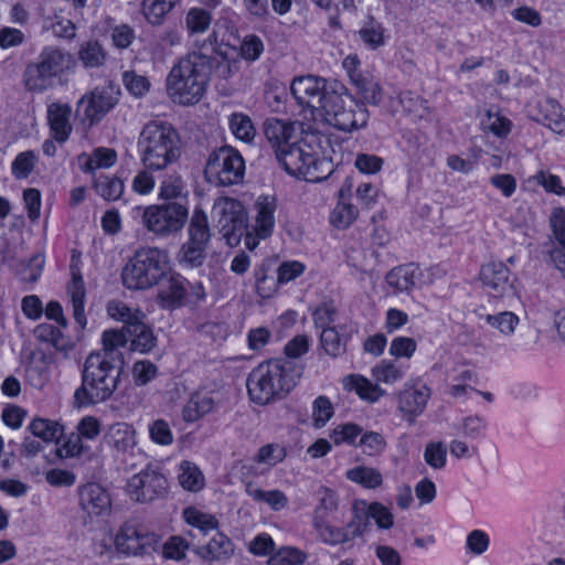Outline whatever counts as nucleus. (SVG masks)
Returning a JSON list of instances; mask_svg holds the SVG:
<instances>
[{
    "instance_id": "1",
    "label": "nucleus",
    "mask_w": 565,
    "mask_h": 565,
    "mask_svg": "<svg viewBox=\"0 0 565 565\" xmlns=\"http://www.w3.org/2000/svg\"><path fill=\"white\" fill-rule=\"evenodd\" d=\"M332 153L333 149L327 137L309 131L290 150L281 152L278 162L296 179L320 182L334 170Z\"/></svg>"
},
{
    "instance_id": "2",
    "label": "nucleus",
    "mask_w": 565,
    "mask_h": 565,
    "mask_svg": "<svg viewBox=\"0 0 565 565\" xmlns=\"http://www.w3.org/2000/svg\"><path fill=\"white\" fill-rule=\"evenodd\" d=\"M120 373V367L107 353L89 354L84 363L81 385L73 393V408L81 411L110 399L118 388Z\"/></svg>"
},
{
    "instance_id": "3",
    "label": "nucleus",
    "mask_w": 565,
    "mask_h": 565,
    "mask_svg": "<svg viewBox=\"0 0 565 565\" xmlns=\"http://www.w3.org/2000/svg\"><path fill=\"white\" fill-rule=\"evenodd\" d=\"M209 82L207 57L196 52L190 53L169 71L166 78L167 96L175 105L194 106L203 99Z\"/></svg>"
},
{
    "instance_id": "4",
    "label": "nucleus",
    "mask_w": 565,
    "mask_h": 565,
    "mask_svg": "<svg viewBox=\"0 0 565 565\" xmlns=\"http://www.w3.org/2000/svg\"><path fill=\"white\" fill-rule=\"evenodd\" d=\"M137 150L143 168L163 171L179 162L182 141L179 132L168 122L150 121L138 137Z\"/></svg>"
},
{
    "instance_id": "5",
    "label": "nucleus",
    "mask_w": 565,
    "mask_h": 565,
    "mask_svg": "<svg viewBox=\"0 0 565 565\" xmlns=\"http://www.w3.org/2000/svg\"><path fill=\"white\" fill-rule=\"evenodd\" d=\"M367 121V109L344 86L334 85L327 94L324 104L316 111L313 125L352 132L364 128Z\"/></svg>"
},
{
    "instance_id": "6",
    "label": "nucleus",
    "mask_w": 565,
    "mask_h": 565,
    "mask_svg": "<svg viewBox=\"0 0 565 565\" xmlns=\"http://www.w3.org/2000/svg\"><path fill=\"white\" fill-rule=\"evenodd\" d=\"M297 385L294 369L279 360L260 363L247 376L246 386L250 401L267 405L290 393Z\"/></svg>"
},
{
    "instance_id": "7",
    "label": "nucleus",
    "mask_w": 565,
    "mask_h": 565,
    "mask_svg": "<svg viewBox=\"0 0 565 565\" xmlns=\"http://www.w3.org/2000/svg\"><path fill=\"white\" fill-rule=\"evenodd\" d=\"M170 257L166 249L146 246L137 249L121 273L129 290L146 291L161 284L170 273Z\"/></svg>"
},
{
    "instance_id": "8",
    "label": "nucleus",
    "mask_w": 565,
    "mask_h": 565,
    "mask_svg": "<svg viewBox=\"0 0 565 565\" xmlns=\"http://www.w3.org/2000/svg\"><path fill=\"white\" fill-rule=\"evenodd\" d=\"M159 536L136 520L124 522L116 532H105L95 542L99 554L118 553L126 556L150 554L157 550Z\"/></svg>"
},
{
    "instance_id": "9",
    "label": "nucleus",
    "mask_w": 565,
    "mask_h": 565,
    "mask_svg": "<svg viewBox=\"0 0 565 565\" xmlns=\"http://www.w3.org/2000/svg\"><path fill=\"white\" fill-rule=\"evenodd\" d=\"M141 213L146 228L161 237L178 234L184 227L189 218L188 200L151 204L146 207H136Z\"/></svg>"
},
{
    "instance_id": "10",
    "label": "nucleus",
    "mask_w": 565,
    "mask_h": 565,
    "mask_svg": "<svg viewBox=\"0 0 565 565\" xmlns=\"http://www.w3.org/2000/svg\"><path fill=\"white\" fill-rule=\"evenodd\" d=\"M278 210L279 201L273 193H263L254 199L245 234V247L248 250H254L260 242L274 234Z\"/></svg>"
},
{
    "instance_id": "11",
    "label": "nucleus",
    "mask_w": 565,
    "mask_h": 565,
    "mask_svg": "<svg viewBox=\"0 0 565 565\" xmlns=\"http://www.w3.org/2000/svg\"><path fill=\"white\" fill-rule=\"evenodd\" d=\"M211 236L207 214L202 206L196 205L190 217L186 241L178 254L180 265L186 268L201 266L205 260Z\"/></svg>"
},
{
    "instance_id": "12",
    "label": "nucleus",
    "mask_w": 565,
    "mask_h": 565,
    "mask_svg": "<svg viewBox=\"0 0 565 565\" xmlns=\"http://www.w3.org/2000/svg\"><path fill=\"white\" fill-rule=\"evenodd\" d=\"M211 216L220 233L231 246L237 245L246 234L248 211L246 205L234 198L215 199Z\"/></svg>"
},
{
    "instance_id": "13",
    "label": "nucleus",
    "mask_w": 565,
    "mask_h": 565,
    "mask_svg": "<svg viewBox=\"0 0 565 565\" xmlns=\"http://www.w3.org/2000/svg\"><path fill=\"white\" fill-rule=\"evenodd\" d=\"M245 174V161L238 150L225 146L209 156L205 166V177L216 185L239 183Z\"/></svg>"
},
{
    "instance_id": "14",
    "label": "nucleus",
    "mask_w": 565,
    "mask_h": 565,
    "mask_svg": "<svg viewBox=\"0 0 565 565\" xmlns=\"http://www.w3.org/2000/svg\"><path fill=\"white\" fill-rule=\"evenodd\" d=\"M333 87L326 79L312 75L296 77L290 84L291 94L301 107L302 117L312 122L316 111L324 104L327 94Z\"/></svg>"
},
{
    "instance_id": "15",
    "label": "nucleus",
    "mask_w": 565,
    "mask_h": 565,
    "mask_svg": "<svg viewBox=\"0 0 565 565\" xmlns=\"http://www.w3.org/2000/svg\"><path fill=\"white\" fill-rule=\"evenodd\" d=\"M431 390L420 377L408 379L397 392V411L408 424L420 417L430 401Z\"/></svg>"
},
{
    "instance_id": "16",
    "label": "nucleus",
    "mask_w": 565,
    "mask_h": 565,
    "mask_svg": "<svg viewBox=\"0 0 565 565\" xmlns=\"http://www.w3.org/2000/svg\"><path fill=\"white\" fill-rule=\"evenodd\" d=\"M351 511V526L354 527L355 534L364 535L370 529V520H373L380 530H391L395 523L392 510L377 501L356 499L352 502Z\"/></svg>"
},
{
    "instance_id": "17",
    "label": "nucleus",
    "mask_w": 565,
    "mask_h": 565,
    "mask_svg": "<svg viewBox=\"0 0 565 565\" xmlns=\"http://www.w3.org/2000/svg\"><path fill=\"white\" fill-rule=\"evenodd\" d=\"M525 113L532 120L565 137V107L556 99L546 96L533 97L527 102Z\"/></svg>"
},
{
    "instance_id": "18",
    "label": "nucleus",
    "mask_w": 565,
    "mask_h": 565,
    "mask_svg": "<svg viewBox=\"0 0 565 565\" xmlns=\"http://www.w3.org/2000/svg\"><path fill=\"white\" fill-rule=\"evenodd\" d=\"M168 478L154 470L145 469L129 478L126 484V494L136 502H149L167 493Z\"/></svg>"
},
{
    "instance_id": "19",
    "label": "nucleus",
    "mask_w": 565,
    "mask_h": 565,
    "mask_svg": "<svg viewBox=\"0 0 565 565\" xmlns=\"http://www.w3.org/2000/svg\"><path fill=\"white\" fill-rule=\"evenodd\" d=\"M479 281L484 292L492 298H505L515 292L516 278L502 262H489L481 266Z\"/></svg>"
},
{
    "instance_id": "20",
    "label": "nucleus",
    "mask_w": 565,
    "mask_h": 565,
    "mask_svg": "<svg viewBox=\"0 0 565 565\" xmlns=\"http://www.w3.org/2000/svg\"><path fill=\"white\" fill-rule=\"evenodd\" d=\"M109 88H95L83 95L76 105V117L86 127L97 124L116 105Z\"/></svg>"
},
{
    "instance_id": "21",
    "label": "nucleus",
    "mask_w": 565,
    "mask_h": 565,
    "mask_svg": "<svg viewBox=\"0 0 565 565\" xmlns=\"http://www.w3.org/2000/svg\"><path fill=\"white\" fill-rule=\"evenodd\" d=\"M308 132L299 124L281 119H269L265 125L266 139L271 145L277 160L281 158V152L290 150L301 136Z\"/></svg>"
},
{
    "instance_id": "22",
    "label": "nucleus",
    "mask_w": 565,
    "mask_h": 565,
    "mask_svg": "<svg viewBox=\"0 0 565 565\" xmlns=\"http://www.w3.org/2000/svg\"><path fill=\"white\" fill-rule=\"evenodd\" d=\"M158 286L156 299L160 308L172 311L185 305L189 282L180 274L170 269L168 276Z\"/></svg>"
},
{
    "instance_id": "23",
    "label": "nucleus",
    "mask_w": 565,
    "mask_h": 565,
    "mask_svg": "<svg viewBox=\"0 0 565 565\" xmlns=\"http://www.w3.org/2000/svg\"><path fill=\"white\" fill-rule=\"evenodd\" d=\"M105 441L116 456H134L138 450V431L127 422H116L108 426Z\"/></svg>"
},
{
    "instance_id": "24",
    "label": "nucleus",
    "mask_w": 565,
    "mask_h": 565,
    "mask_svg": "<svg viewBox=\"0 0 565 565\" xmlns=\"http://www.w3.org/2000/svg\"><path fill=\"white\" fill-rule=\"evenodd\" d=\"M79 507L88 518H99L111 512L113 500L106 488L89 482L79 489Z\"/></svg>"
},
{
    "instance_id": "25",
    "label": "nucleus",
    "mask_w": 565,
    "mask_h": 565,
    "mask_svg": "<svg viewBox=\"0 0 565 565\" xmlns=\"http://www.w3.org/2000/svg\"><path fill=\"white\" fill-rule=\"evenodd\" d=\"M352 188V179L347 178L338 191V202L329 215V223L335 230L349 228L359 217V209L351 202Z\"/></svg>"
},
{
    "instance_id": "26",
    "label": "nucleus",
    "mask_w": 565,
    "mask_h": 565,
    "mask_svg": "<svg viewBox=\"0 0 565 565\" xmlns=\"http://www.w3.org/2000/svg\"><path fill=\"white\" fill-rule=\"evenodd\" d=\"M315 323L322 329L321 345L329 355L337 356L344 351L345 339L334 326H329L332 320L331 310L323 306L318 308L313 315Z\"/></svg>"
},
{
    "instance_id": "27",
    "label": "nucleus",
    "mask_w": 565,
    "mask_h": 565,
    "mask_svg": "<svg viewBox=\"0 0 565 565\" xmlns=\"http://www.w3.org/2000/svg\"><path fill=\"white\" fill-rule=\"evenodd\" d=\"M194 553L203 562L212 565L230 559L234 554V545L225 534L216 529L207 542L194 548Z\"/></svg>"
},
{
    "instance_id": "28",
    "label": "nucleus",
    "mask_w": 565,
    "mask_h": 565,
    "mask_svg": "<svg viewBox=\"0 0 565 565\" xmlns=\"http://www.w3.org/2000/svg\"><path fill=\"white\" fill-rule=\"evenodd\" d=\"M44 70L55 78L56 82L63 84L67 82L76 67V62L72 54L60 49H45L40 58Z\"/></svg>"
},
{
    "instance_id": "29",
    "label": "nucleus",
    "mask_w": 565,
    "mask_h": 565,
    "mask_svg": "<svg viewBox=\"0 0 565 565\" xmlns=\"http://www.w3.org/2000/svg\"><path fill=\"white\" fill-rule=\"evenodd\" d=\"M72 107L68 104L52 103L47 107V121L54 140L64 142L72 132Z\"/></svg>"
},
{
    "instance_id": "30",
    "label": "nucleus",
    "mask_w": 565,
    "mask_h": 565,
    "mask_svg": "<svg viewBox=\"0 0 565 565\" xmlns=\"http://www.w3.org/2000/svg\"><path fill=\"white\" fill-rule=\"evenodd\" d=\"M342 386L347 392L355 393L367 403H376L386 394V391L377 383H373L361 374L347 375L342 380Z\"/></svg>"
},
{
    "instance_id": "31",
    "label": "nucleus",
    "mask_w": 565,
    "mask_h": 565,
    "mask_svg": "<svg viewBox=\"0 0 565 565\" xmlns=\"http://www.w3.org/2000/svg\"><path fill=\"white\" fill-rule=\"evenodd\" d=\"M181 0H141L140 13L151 26L162 25Z\"/></svg>"
},
{
    "instance_id": "32",
    "label": "nucleus",
    "mask_w": 565,
    "mask_h": 565,
    "mask_svg": "<svg viewBox=\"0 0 565 565\" xmlns=\"http://www.w3.org/2000/svg\"><path fill=\"white\" fill-rule=\"evenodd\" d=\"M246 494L256 503L266 504L273 511H281L288 507L289 500L285 492L278 489L264 490L254 482L245 484Z\"/></svg>"
},
{
    "instance_id": "33",
    "label": "nucleus",
    "mask_w": 565,
    "mask_h": 565,
    "mask_svg": "<svg viewBox=\"0 0 565 565\" xmlns=\"http://www.w3.org/2000/svg\"><path fill=\"white\" fill-rule=\"evenodd\" d=\"M313 526L319 535V539L329 545H339L352 541L362 534H355L354 527L351 526V521L347 526H335L326 520L315 521Z\"/></svg>"
},
{
    "instance_id": "34",
    "label": "nucleus",
    "mask_w": 565,
    "mask_h": 565,
    "mask_svg": "<svg viewBox=\"0 0 565 565\" xmlns=\"http://www.w3.org/2000/svg\"><path fill=\"white\" fill-rule=\"evenodd\" d=\"M419 267L413 264L398 266L390 270L385 277L387 286L395 292H408L417 288Z\"/></svg>"
},
{
    "instance_id": "35",
    "label": "nucleus",
    "mask_w": 565,
    "mask_h": 565,
    "mask_svg": "<svg viewBox=\"0 0 565 565\" xmlns=\"http://www.w3.org/2000/svg\"><path fill=\"white\" fill-rule=\"evenodd\" d=\"M178 482L188 492H200L205 488V477L200 467L190 460H182L177 466Z\"/></svg>"
},
{
    "instance_id": "36",
    "label": "nucleus",
    "mask_w": 565,
    "mask_h": 565,
    "mask_svg": "<svg viewBox=\"0 0 565 565\" xmlns=\"http://www.w3.org/2000/svg\"><path fill=\"white\" fill-rule=\"evenodd\" d=\"M81 169L92 173L99 169H109L117 162V152L110 148H96L92 153H83L78 157Z\"/></svg>"
},
{
    "instance_id": "37",
    "label": "nucleus",
    "mask_w": 565,
    "mask_h": 565,
    "mask_svg": "<svg viewBox=\"0 0 565 565\" xmlns=\"http://www.w3.org/2000/svg\"><path fill=\"white\" fill-rule=\"evenodd\" d=\"M227 127L236 140L252 143L257 135L253 119L244 111H233L227 116Z\"/></svg>"
},
{
    "instance_id": "38",
    "label": "nucleus",
    "mask_w": 565,
    "mask_h": 565,
    "mask_svg": "<svg viewBox=\"0 0 565 565\" xmlns=\"http://www.w3.org/2000/svg\"><path fill=\"white\" fill-rule=\"evenodd\" d=\"M345 478L367 490L379 489L384 482L382 472L377 468L367 465H358L348 469Z\"/></svg>"
},
{
    "instance_id": "39",
    "label": "nucleus",
    "mask_w": 565,
    "mask_h": 565,
    "mask_svg": "<svg viewBox=\"0 0 565 565\" xmlns=\"http://www.w3.org/2000/svg\"><path fill=\"white\" fill-rule=\"evenodd\" d=\"M214 399L206 393L196 392L191 395L182 408V418L186 423H195L214 409Z\"/></svg>"
},
{
    "instance_id": "40",
    "label": "nucleus",
    "mask_w": 565,
    "mask_h": 565,
    "mask_svg": "<svg viewBox=\"0 0 565 565\" xmlns=\"http://www.w3.org/2000/svg\"><path fill=\"white\" fill-rule=\"evenodd\" d=\"M67 292L73 307V317L76 323L84 329L87 324L85 316V288L83 279L78 274L73 273Z\"/></svg>"
},
{
    "instance_id": "41",
    "label": "nucleus",
    "mask_w": 565,
    "mask_h": 565,
    "mask_svg": "<svg viewBox=\"0 0 565 565\" xmlns=\"http://www.w3.org/2000/svg\"><path fill=\"white\" fill-rule=\"evenodd\" d=\"M30 433L45 443H55L64 435V426L58 422L44 417H33L28 426Z\"/></svg>"
},
{
    "instance_id": "42",
    "label": "nucleus",
    "mask_w": 565,
    "mask_h": 565,
    "mask_svg": "<svg viewBox=\"0 0 565 565\" xmlns=\"http://www.w3.org/2000/svg\"><path fill=\"white\" fill-rule=\"evenodd\" d=\"M106 310L109 318L125 324L126 331L146 318L141 310L138 308L129 307L127 303L120 300L108 301Z\"/></svg>"
},
{
    "instance_id": "43",
    "label": "nucleus",
    "mask_w": 565,
    "mask_h": 565,
    "mask_svg": "<svg viewBox=\"0 0 565 565\" xmlns=\"http://www.w3.org/2000/svg\"><path fill=\"white\" fill-rule=\"evenodd\" d=\"M481 128L498 138H505L512 131V121L500 111L492 108L484 110L480 118Z\"/></svg>"
},
{
    "instance_id": "44",
    "label": "nucleus",
    "mask_w": 565,
    "mask_h": 565,
    "mask_svg": "<svg viewBox=\"0 0 565 565\" xmlns=\"http://www.w3.org/2000/svg\"><path fill=\"white\" fill-rule=\"evenodd\" d=\"M158 198L163 201L188 200L185 183L179 174L163 175L158 189Z\"/></svg>"
},
{
    "instance_id": "45",
    "label": "nucleus",
    "mask_w": 565,
    "mask_h": 565,
    "mask_svg": "<svg viewBox=\"0 0 565 565\" xmlns=\"http://www.w3.org/2000/svg\"><path fill=\"white\" fill-rule=\"evenodd\" d=\"M484 321L502 337L510 338L515 333L521 319L513 311L504 310L493 315H487Z\"/></svg>"
},
{
    "instance_id": "46",
    "label": "nucleus",
    "mask_w": 565,
    "mask_h": 565,
    "mask_svg": "<svg viewBox=\"0 0 565 565\" xmlns=\"http://www.w3.org/2000/svg\"><path fill=\"white\" fill-rule=\"evenodd\" d=\"M348 265L361 276L372 279L375 265L374 255L369 249L351 248L347 256Z\"/></svg>"
},
{
    "instance_id": "47",
    "label": "nucleus",
    "mask_w": 565,
    "mask_h": 565,
    "mask_svg": "<svg viewBox=\"0 0 565 565\" xmlns=\"http://www.w3.org/2000/svg\"><path fill=\"white\" fill-rule=\"evenodd\" d=\"M77 57L85 68H97L104 65L106 52L97 41L89 40L79 45Z\"/></svg>"
},
{
    "instance_id": "48",
    "label": "nucleus",
    "mask_w": 565,
    "mask_h": 565,
    "mask_svg": "<svg viewBox=\"0 0 565 565\" xmlns=\"http://www.w3.org/2000/svg\"><path fill=\"white\" fill-rule=\"evenodd\" d=\"M182 518L188 525L198 529L203 535H207L217 529V521L212 514L194 507L185 508L182 511Z\"/></svg>"
},
{
    "instance_id": "49",
    "label": "nucleus",
    "mask_w": 565,
    "mask_h": 565,
    "mask_svg": "<svg viewBox=\"0 0 565 565\" xmlns=\"http://www.w3.org/2000/svg\"><path fill=\"white\" fill-rule=\"evenodd\" d=\"M127 332L134 337L131 340V348L140 353H147L151 351L157 343V339L150 327L145 323V320L137 322Z\"/></svg>"
},
{
    "instance_id": "50",
    "label": "nucleus",
    "mask_w": 565,
    "mask_h": 565,
    "mask_svg": "<svg viewBox=\"0 0 565 565\" xmlns=\"http://www.w3.org/2000/svg\"><path fill=\"white\" fill-rule=\"evenodd\" d=\"M362 433V427L358 424L348 422L335 425L329 433L330 440L333 446L342 445L356 446Z\"/></svg>"
},
{
    "instance_id": "51",
    "label": "nucleus",
    "mask_w": 565,
    "mask_h": 565,
    "mask_svg": "<svg viewBox=\"0 0 565 565\" xmlns=\"http://www.w3.org/2000/svg\"><path fill=\"white\" fill-rule=\"evenodd\" d=\"M212 23V13L201 7L190 8L184 18L185 29L189 34H203Z\"/></svg>"
},
{
    "instance_id": "52",
    "label": "nucleus",
    "mask_w": 565,
    "mask_h": 565,
    "mask_svg": "<svg viewBox=\"0 0 565 565\" xmlns=\"http://www.w3.org/2000/svg\"><path fill=\"white\" fill-rule=\"evenodd\" d=\"M526 183H535L542 186L548 194L561 198L565 196V185L563 184L562 179L548 170L541 169L536 171L526 180Z\"/></svg>"
},
{
    "instance_id": "53",
    "label": "nucleus",
    "mask_w": 565,
    "mask_h": 565,
    "mask_svg": "<svg viewBox=\"0 0 565 565\" xmlns=\"http://www.w3.org/2000/svg\"><path fill=\"white\" fill-rule=\"evenodd\" d=\"M24 82L28 89L43 92L52 87L56 81L39 62L36 65L28 67Z\"/></svg>"
},
{
    "instance_id": "54",
    "label": "nucleus",
    "mask_w": 565,
    "mask_h": 565,
    "mask_svg": "<svg viewBox=\"0 0 565 565\" xmlns=\"http://www.w3.org/2000/svg\"><path fill=\"white\" fill-rule=\"evenodd\" d=\"M353 85L361 97L360 104L362 106H364V104L376 106L381 103L383 97L382 87L373 77L364 76L356 78Z\"/></svg>"
},
{
    "instance_id": "55",
    "label": "nucleus",
    "mask_w": 565,
    "mask_h": 565,
    "mask_svg": "<svg viewBox=\"0 0 565 565\" xmlns=\"http://www.w3.org/2000/svg\"><path fill=\"white\" fill-rule=\"evenodd\" d=\"M94 188L107 201L118 200L125 190L124 182L119 178L106 174L94 180Z\"/></svg>"
},
{
    "instance_id": "56",
    "label": "nucleus",
    "mask_w": 565,
    "mask_h": 565,
    "mask_svg": "<svg viewBox=\"0 0 565 565\" xmlns=\"http://www.w3.org/2000/svg\"><path fill=\"white\" fill-rule=\"evenodd\" d=\"M308 555L295 546H281L267 559L268 565H302Z\"/></svg>"
},
{
    "instance_id": "57",
    "label": "nucleus",
    "mask_w": 565,
    "mask_h": 565,
    "mask_svg": "<svg viewBox=\"0 0 565 565\" xmlns=\"http://www.w3.org/2000/svg\"><path fill=\"white\" fill-rule=\"evenodd\" d=\"M121 81L126 90L136 98L146 96L151 89L150 79L135 71L124 72Z\"/></svg>"
},
{
    "instance_id": "58",
    "label": "nucleus",
    "mask_w": 565,
    "mask_h": 565,
    "mask_svg": "<svg viewBox=\"0 0 565 565\" xmlns=\"http://www.w3.org/2000/svg\"><path fill=\"white\" fill-rule=\"evenodd\" d=\"M286 449L279 444H268L260 447L254 457V461L266 469H270L286 458Z\"/></svg>"
},
{
    "instance_id": "59",
    "label": "nucleus",
    "mask_w": 565,
    "mask_h": 565,
    "mask_svg": "<svg viewBox=\"0 0 565 565\" xmlns=\"http://www.w3.org/2000/svg\"><path fill=\"white\" fill-rule=\"evenodd\" d=\"M371 375L377 383L392 385L404 377V372L393 362L383 360L372 367Z\"/></svg>"
},
{
    "instance_id": "60",
    "label": "nucleus",
    "mask_w": 565,
    "mask_h": 565,
    "mask_svg": "<svg viewBox=\"0 0 565 565\" xmlns=\"http://www.w3.org/2000/svg\"><path fill=\"white\" fill-rule=\"evenodd\" d=\"M456 428L460 436L468 439H478L484 435L487 423L478 415H469L458 420Z\"/></svg>"
},
{
    "instance_id": "61",
    "label": "nucleus",
    "mask_w": 565,
    "mask_h": 565,
    "mask_svg": "<svg viewBox=\"0 0 565 565\" xmlns=\"http://www.w3.org/2000/svg\"><path fill=\"white\" fill-rule=\"evenodd\" d=\"M333 415V404L327 396L320 395L313 399L311 405V420L315 428L324 427Z\"/></svg>"
},
{
    "instance_id": "62",
    "label": "nucleus",
    "mask_w": 565,
    "mask_h": 565,
    "mask_svg": "<svg viewBox=\"0 0 565 565\" xmlns=\"http://www.w3.org/2000/svg\"><path fill=\"white\" fill-rule=\"evenodd\" d=\"M38 154L32 150L18 153L11 163V173L15 179H26L38 163Z\"/></svg>"
},
{
    "instance_id": "63",
    "label": "nucleus",
    "mask_w": 565,
    "mask_h": 565,
    "mask_svg": "<svg viewBox=\"0 0 565 565\" xmlns=\"http://www.w3.org/2000/svg\"><path fill=\"white\" fill-rule=\"evenodd\" d=\"M317 494L319 503L313 512V522L326 520V518L338 508V495L333 490L322 487L318 490Z\"/></svg>"
},
{
    "instance_id": "64",
    "label": "nucleus",
    "mask_w": 565,
    "mask_h": 565,
    "mask_svg": "<svg viewBox=\"0 0 565 565\" xmlns=\"http://www.w3.org/2000/svg\"><path fill=\"white\" fill-rule=\"evenodd\" d=\"M150 440L158 446H170L174 436L170 424L163 418H157L148 424Z\"/></svg>"
}]
</instances>
